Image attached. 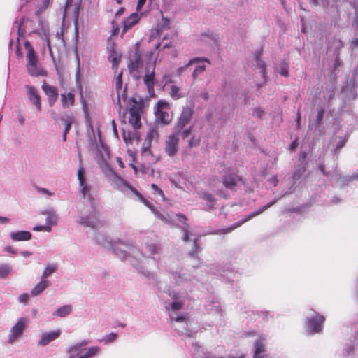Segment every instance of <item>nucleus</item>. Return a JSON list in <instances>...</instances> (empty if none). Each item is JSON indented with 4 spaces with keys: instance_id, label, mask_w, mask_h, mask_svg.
<instances>
[{
    "instance_id": "nucleus-1",
    "label": "nucleus",
    "mask_w": 358,
    "mask_h": 358,
    "mask_svg": "<svg viewBox=\"0 0 358 358\" xmlns=\"http://www.w3.org/2000/svg\"><path fill=\"white\" fill-rule=\"evenodd\" d=\"M94 239L97 243L103 247L110 246L117 257L121 260L129 261L138 273L151 282L159 296L162 294V282L159 280L157 274L148 271L142 263L138 261L139 257H143L145 259H152L154 262H157L155 255L160 252L159 244L154 241H147L145 242V245L140 250L131 242L118 241L112 243L108 238H105L101 234L96 235Z\"/></svg>"
},
{
    "instance_id": "nucleus-2",
    "label": "nucleus",
    "mask_w": 358,
    "mask_h": 358,
    "mask_svg": "<svg viewBox=\"0 0 358 358\" xmlns=\"http://www.w3.org/2000/svg\"><path fill=\"white\" fill-rule=\"evenodd\" d=\"M104 173L109 178L112 185L115 188L122 192L127 196L137 199L143 203L145 206L150 208L156 217L166 224L178 227L182 232V239L183 241H193L192 250L189 253V256L193 258L197 257V250L199 248L200 237L191 238L192 234L189 231V225L187 223V217L182 214H163L154 208L153 205L143 197V196L135 188L131 186L127 181L119 176L113 170L106 164Z\"/></svg>"
},
{
    "instance_id": "nucleus-3",
    "label": "nucleus",
    "mask_w": 358,
    "mask_h": 358,
    "mask_svg": "<svg viewBox=\"0 0 358 358\" xmlns=\"http://www.w3.org/2000/svg\"><path fill=\"white\" fill-rule=\"evenodd\" d=\"M78 179L82 197L87 202L86 208H90L89 215L87 214L85 209H80L78 222L84 227L92 229L99 228L102 225V222L100 220L97 204L90 193L91 186L85 181V170L81 164V161H80V166L78 170Z\"/></svg>"
},
{
    "instance_id": "nucleus-4",
    "label": "nucleus",
    "mask_w": 358,
    "mask_h": 358,
    "mask_svg": "<svg viewBox=\"0 0 358 358\" xmlns=\"http://www.w3.org/2000/svg\"><path fill=\"white\" fill-rule=\"evenodd\" d=\"M169 295L172 299L169 304L171 310L173 311L170 314V318L172 322L177 324L176 329L181 334L185 335L189 339L193 338L196 335L195 331L188 329L187 317L184 315H178L176 310L181 309L189 300L188 292L185 289L176 288L169 290Z\"/></svg>"
},
{
    "instance_id": "nucleus-5",
    "label": "nucleus",
    "mask_w": 358,
    "mask_h": 358,
    "mask_svg": "<svg viewBox=\"0 0 358 358\" xmlns=\"http://www.w3.org/2000/svg\"><path fill=\"white\" fill-rule=\"evenodd\" d=\"M171 278L178 286H185L189 292L198 284L199 280L185 268L170 271Z\"/></svg>"
},
{
    "instance_id": "nucleus-6",
    "label": "nucleus",
    "mask_w": 358,
    "mask_h": 358,
    "mask_svg": "<svg viewBox=\"0 0 358 358\" xmlns=\"http://www.w3.org/2000/svg\"><path fill=\"white\" fill-rule=\"evenodd\" d=\"M24 48L27 50L28 73L32 76H43L45 73L38 64V57L31 44L29 41H25Z\"/></svg>"
},
{
    "instance_id": "nucleus-7",
    "label": "nucleus",
    "mask_w": 358,
    "mask_h": 358,
    "mask_svg": "<svg viewBox=\"0 0 358 358\" xmlns=\"http://www.w3.org/2000/svg\"><path fill=\"white\" fill-rule=\"evenodd\" d=\"M325 317L313 310L306 316L307 331L310 334L320 333L323 328Z\"/></svg>"
},
{
    "instance_id": "nucleus-8",
    "label": "nucleus",
    "mask_w": 358,
    "mask_h": 358,
    "mask_svg": "<svg viewBox=\"0 0 358 358\" xmlns=\"http://www.w3.org/2000/svg\"><path fill=\"white\" fill-rule=\"evenodd\" d=\"M127 66L134 78L135 80L139 79L143 66V62L141 55L137 48L135 52L131 55Z\"/></svg>"
},
{
    "instance_id": "nucleus-9",
    "label": "nucleus",
    "mask_w": 358,
    "mask_h": 358,
    "mask_svg": "<svg viewBox=\"0 0 358 358\" xmlns=\"http://www.w3.org/2000/svg\"><path fill=\"white\" fill-rule=\"evenodd\" d=\"M241 178L238 176L234 169H224V173L222 176V184L226 189L234 190L240 182Z\"/></svg>"
},
{
    "instance_id": "nucleus-10",
    "label": "nucleus",
    "mask_w": 358,
    "mask_h": 358,
    "mask_svg": "<svg viewBox=\"0 0 358 358\" xmlns=\"http://www.w3.org/2000/svg\"><path fill=\"white\" fill-rule=\"evenodd\" d=\"M308 1L314 6L321 4L324 8H328L329 6L331 8H338L343 3L348 1L354 8L355 14L358 15V0H332V4H330L326 0H321V3L320 0H308Z\"/></svg>"
},
{
    "instance_id": "nucleus-11",
    "label": "nucleus",
    "mask_w": 358,
    "mask_h": 358,
    "mask_svg": "<svg viewBox=\"0 0 358 358\" xmlns=\"http://www.w3.org/2000/svg\"><path fill=\"white\" fill-rule=\"evenodd\" d=\"M27 324V320L24 317L20 318L17 323L12 327L8 334V343L13 344L23 334Z\"/></svg>"
},
{
    "instance_id": "nucleus-12",
    "label": "nucleus",
    "mask_w": 358,
    "mask_h": 358,
    "mask_svg": "<svg viewBox=\"0 0 358 358\" xmlns=\"http://www.w3.org/2000/svg\"><path fill=\"white\" fill-rule=\"evenodd\" d=\"M136 100L134 98L129 99V122L134 127V129H139L141 126V109L139 107H136Z\"/></svg>"
},
{
    "instance_id": "nucleus-13",
    "label": "nucleus",
    "mask_w": 358,
    "mask_h": 358,
    "mask_svg": "<svg viewBox=\"0 0 358 358\" xmlns=\"http://www.w3.org/2000/svg\"><path fill=\"white\" fill-rule=\"evenodd\" d=\"M179 137L173 133L167 136L165 141V152L169 157L176 155L179 148Z\"/></svg>"
},
{
    "instance_id": "nucleus-14",
    "label": "nucleus",
    "mask_w": 358,
    "mask_h": 358,
    "mask_svg": "<svg viewBox=\"0 0 358 358\" xmlns=\"http://www.w3.org/2000/svg\"><path fill=\"white\" fill-rule=\"evenodd\" d=\"M193 114L194 110L192 107L188 106H184L179 117L177 118L174 127L182 128V127L187 126L192 120Z\"/></svg>"
},
{
    "instance_id": "nucleus-15",
    "label": "nucleus",
    "mask_w": 358,
    "mask_h": 358,
    "mask_svg": "<svg viewBox=\"0 0 358 358\" xmlns=\"http://www.w3.org/2000/svg\"><path fill=\"white\" fill-rule=\"evenodd\" d=\"M277 201H278V199H275L273 201L269 202L266 205H264L262 207H261L257 211L252 213L250 215L247 216L245 219H243L241 222H237V223L233 224L231 227H230L229 228L222 229V234H227V233H229V232L232 231L234 229H235L236 228L238 227L239 226H241L244 222L250 220L251 218L254 217L256 215H258L261 213H262V212L265 211L266 210H267L268 208L272 206L275 203H276Z\"/></svg>"
},
{
    "instance_id": "nucleus-16",
    "label": "nucleus",
    "mask_w": 358,
    "mask_h": 358,
    "mask_svg": "<svg viewBox=\"0 0 358 358\" xmlns=\"http://www.w3.org/2000/svg\"><path fill=\"white\" fill-rule=\"evenodd\" d=\"M155 61L152 64H147L145 67V74L143 77V82L148 89L149 92H154L155 76Z\"/></svg>"
},
{
    "instance_id": "nucleus-17",
    "label": "nucleus",
    "mask_w": 358,
    "mask_h": 358,
    "mask_svg": "<svg viewBox=\"0 0 358 358\" xmlns=\"http://www.w3.org/2000/svg\"><path fill=\"white\" fill-rule=\"evenodd\" d=\"M266 339L259 336L254 342V358H270L266 352Z\"/></svg>"
},
{
    "instance_id": "nucleus-18",
    "label": "nucleus",
    "mask_w": 358,
    "mask_h": 358,
    "mask_svg": "<svg viewBox=\"0 0 358 358\" xmlns=\"http://www.w3.org/2000/svg\"><path fill=\"white\" fill-rule=\"evenodd\" d=\"M201 62L210 63V60L206 57H194L184 66L178 68L175 71V75L177 76H183L191 70L190 67L192 65Z\"/></svg>"
},
{
    "instance_id": "nucleus-19",
    "label": "nucleus",
    "mask_w": 358,
    "mask_h": 358,
    "mask_svg": "<svg viewBox=\"0 0 358 358\" xmlns=\"http://www.w3.org/2000/svg\"><path fill=\"white\" fill-rule=\"evenodd\" d=\"M358 351V331L355 330L353 340L349 341L346 343L343 350V354L345 356L352 357Z\"/></svg>"
},
{
    "instance_id": "nucleus-20",
    "label": "nucleus",
    "mask_w": 358,
    "mask_h": 358,
    "mask_svg": "<svg viewBox=\"0 0 358 358\" xmlns=\"http://www.w3.org/2000/svg\"><path fill=\"white\" fill-rule=\"evenodd\" d=\"M211 273L214 275H220L223 280L229 282L232 281L236 275V273L229 265L222 266L215 271H213V268H211Z\"/></svg>"
},
{
    "instance_id": "nucleus-21",
    "label": "nucleus",
    "mask_w": 358,
    "mask_h": 358,
    "mask_svg": "<svg viewBox=\"0 0 358 358\" xmlns=\"http://www.w3.org/2000/svg\"><path fill=\"white\" fill-rule=\"evenodd\" d=\"M27 96L30 102L34 104L36 109L39 111L41 110V101L39 94H38L35 87L27 85Z\"/></svg>"
},
{
    "instance_id": "nucleus-22",
    "label": "nucleus",
    "mask_w": 358,
    "mask_h": 358,
    "mask_svg": "<svg viewBox=\"0 0 358 358\" xmlns=\"http://www.w3.org/2000/svg\"><path fill=\"white\" fill-rule=\"evenodd\" d=\"M87 344V342L83 341L69 347L66 351L69 355L68 358H78L83 353V350H85Z\"/></svg>"
},
{
    "instance_id": "nucleus-23",
    "label": "nucleus",
    "mask_w": 358,
    "mask_h": 358,
    "mask_svg": "<svg viewBox=\"0 0 358 358\" xmlns=\"http://www.w3.org/2000/svg\"><path fill=\"white\" fill-rule=\"evenodd\" d=\"M27 3H32L36 8L35 13L38 15L43 10L48 8L50 0H20V8H22Z\"/></svg>"
},
{
    "instance_id": "nucleus-24",
    "label": "nucleus",
    "mask_w": 358,
    "mask_h": 358,
    "mask_svg": "<svg viewBox=\"0 0 358 358\" xmlns=\"http://www.w3.org/2000/svg\"><path fill=\"white\" fill-rule=\"evenodd\" d=\"M60 334L61 331L59 329L54 331L43 333L41 336L40 340L38 341V345L45 346L51 341L56 340L59 336Z\"/></svg>"
},
{
    "instance_id": "nucleus-25",
    "label": "nucleus",
    "mask_w": 358,
    "mask_h": 358,
    "mask_svg": "<svg viewBox=\"0 0 358 358\" xmlns=\"http://www.w3.org/2000/svg\"><path fill=\"white\" fill-rule=\"evenodd\" d=\"M171 121V117L167 111L157 110L155 112V124L159 123L162 125L169 124Z\"/></svg>"
},
{
    "instance_id": "nucleus-26",
    "label": "nucleus",
    "mask_w": 358,
    "mask_h": 358,
    "mask_svg": "<svg viewBox=\"0 0 358 358\" xmlns=\"http://www.w3.org/2000/svg\"><path fill=\"white\" fill-rule=\"evenodd\" d=\"M10 237L13 241H29L31 238V234L28 231H12Z\"/></svg>"
},
{
    "instance_id": "nucleus-27",
    "label": "nucleus",
    "mask_w": 358,
    "mask_h": 358,
    "mask_svg": "<svg viewBox=\"0 0 358 358\" xmlns=\"http://www.w3.org/2000/svg\"><path fill=\"white\" fill-rule=\"evenodd\" d=\"M139 20V15L136 13H131L127 19L123 22V29L122 32L125 33L134 26Z\"/></svg>"
},
{
    "instance_id": "nucleus-28",
    "label": "nucleus",
    "mask_w": 358,
    "mask_h": 358,
    "mask_svg": "<svg viewBox=\"0 0 358 358\" xmlns=\"http://www.w3.org/2000/svg\"><path fill=\"white\" fill-rule=\"evenodd\" d=\"M199 196L201 199L206 202L207 210H210L213 208L216 203V199L212 194L206 192H201L199 193Z\"/></svg>"
},
{
    "instance_id": "nucleus-29",
    "label": "nucleus",
    "mask_w": 358,
    "mask_h": 358,
    "mask_svg": "<svg viewBox=\"0 0 358 358\" xmlns=\"http://www.w3.org/2000/svg\"><path fill=\"white\" fill-rule=\"evenodd\" d=\"M49 281L41 278V281L31 289V296H36L42 293L48 286Z\"/></svg>"
},
{
    "instance_id": "nucleus-30",
    "label": "nucleus",
    "mask_w": 358,
    "mask_h": 358,
    "mask_svg": "<svg viewBox=\"0 0 358 358\" xmlns=\"http://www.w3.org/2000/svg\"><path fill=\"white\" fill-rule=\"evenodd\" d=\"M192 126H186L182 128L174 127L173 133L176 134L177 136H180L182 139H185L192 134Z\"/></svg>"
},
{
    "instance_id": "nucleus-31",
    "label": "nucleus",
    "mask_w": 358,
    "mask_h": 358,
    "mask_svg": "<svg viewBox=\"0 0 358 358\" xmlns=\"http://www.w3.org/2000/svg\"><path fill=\"white\" fill-rule=\"evenodd\" d=\"M42 214L46 215L45 222L48 226L57 224V215L52 208L45 210Z\"/></svg>"
},
{
    "instance_id": "nucleus-32",
    "label": "nucleus",
    "mask_w": 358,
    "mask_h": 358,
    "mask_svg": "<svg viewBox=\"0 0 358 358\" xmlns=\"http://www.w3.org/2000/svg\"><path fill=\"white\" fill-rule=\"evenodd\" d=\"M42 89L49 99H52L53 101H55L58 97V93L57 89L51 85L44 83L42 85Z\"/></svg>"
},
{
    "instance_id": "nucleus-33",
    "label": "nucleus",
    "mask_w": 358,
    "mask_h": 358,
    "mask_svg": "<svg viewBox=\"0 0 358 358\" xmlns=\"http://www.w3.org/2000/svg\"><path fill=\"white\" fill-rule=\"evenodd\" d=\"M72 312L71 305H64L58 308L53 313V316L64 317L70 315Z\"/></svg>"
},
{
    "instance_id": "nucleus-34",
    "label": "nucleus",
    "mask_w": 358,
    "mask_h": 358,
    "mask_svg": "<svg viewBox=\"0 0 358 358\" xmlns=\"http://www.w3.org/2000/svg\"><path fill=\"white\" fill-rule=\"evenodd\" d=\"M61 101L63 108H69L74 103V94L71 92L61 94Z\"/></svg>"
},
{
    "instance_id": "nucleus-35",
    "label": "nucleus",
    "mask_w": 358,
    "mask_h": 358,
    "mask_svg": "<svg viewBox=\"0 0 358 358\" xmlns=\"http://www.w3.org/2000/svg\"><path fill=\"white\" fill-rule=\"evenodd\" d=\"M13 273V267L10 264L3 263L0 264V278L6 279Z\"/></svg>"
},
{
    "instance_id": "nucleus-36",
    "label": "nucleus",
    "mask_w": 358,
    "mask_h": 358,
    "mask_svg": "<svg viewBox=\"0 0 358 358\" xmlns=\"http://www.w3.org/2000/svg\"><path fill=\"white\" fill-rule=\"evenodd\" d=\"M205 307L208 314H217L220 315L221 308L219 302L212 301L210 303L206 304Z\"/></svg>"
},
{
    "instance_id": "nucleus-37",
    "label": "nucleus",
    "mask_w": 358,
    "mask_h": 358,
    "mask_svg": "<svg viewBox=\"0 0 358 358\" xmlns=\"http://www.w3.org/2000/svg\"><path fill=\"white\" fill-rule=\"evenodd\" d=\"M261 51H258L255 55V62L258 68L260 69V73H262V78L266 80V64L264 61L261 59Z\"/></svg>"
},
{
    "instance_id": "nucleus-38",
    "label": "nucleus",
    "mask_w": 358,
    "mask_h": 358,
    "mask_svg": "<svg viewBox=\"0 0 358 358\" xmlns=\"http://www.w3.org/2000/svg\"><path fill=\"white\" fill-rule=\"evenodd\" d=\"M100 351V348L97 346L91 347L83 350V353L78 358H92Z\"/></svg>"
},
{
    "instance_id": "nucleus-39",
    "label": "nucleus",
    "mask_w": 358,
    "mask_h": 358,
    "mask_svg": "<svg viewBox=\"0 0 358 358\" xmlns=\"http://www.w3.org/2000/svg\"><path fill=\"white\" fill-rule=\"evenodd\" d=\"M57 269V265L55 263L48 264L45 267L41 278L43 280H47V278L51 275L53 273H55Z\"/></svg>"
},
{
    "instance_id": "nucleus-40",
    "label": "nucleus",
    "mask_w": 358,
    "mask_h": 358,
    "mask_svg": "<svg viewBox=\"0 0 358 358\" xmlns=\"http://www.w3.org/2000/svg\"><path fill=\"white\" fill-rule=\"evenodd\" d=\"M206 66L205 64H201L197 63V65L194 69L191 77L193 82H195L198 78L203 73L206 71Z\"/></svg>"
},
{
    "instance_id": "nucleus-41",
    "label": "nucleus",
    "mask_w": 358,
    "mask_h": 358,
    "mask_svg": "<svg viewBox=\"0 0 358 358\" xmlns=\"http://www.w3.org/2000/svg\"><path fill=\"white\" fill-rule=\"evenodd\" d=\"M157 125L155 124V127L151 128L147 134L145 144H147L148 147L151 145L152 141H157L158 138V131L157 130Z\"/></svg>"
},
{
    "instance_id": "nucleus-42",
    "label": "nucleus",
    "mask_w": 358,
    "mask_h": 358,
    "mask_svg": "<svg viewBox=\"0 0 358 358\" xmlns=\"http://www.w3.org/2000/svg\"><path fill=\"white\" fill-rule=\"evenodd\" d=\"M61 120L64 124V133H69L71 129V125L74 121V117L71 114H65L61 117Z\"/></svg>"
},
{
    "instance_id": "nucleus-43",
    "label": "nucleus",
    "mask_w": 358,
    "mask_h": 358,
    "mask_svg": "<svg viewBox=\"0 0 358 358\" xmlns=\"http://www.w3.org/2000/svg\"><path fill=\"white\" fill-rule=\"evenodd\" d=\"M90 147L92 150L96 152L97 154H101V150H104L106 152H108L107 148L103 145L100 137L99 143H98L96 139H94V142L92 141Z\"/></svg>"
},
{
    "instance_id": "nucleus-44",
    "label": "nucleus",
    "mask_w": 358,
    "mask_h": 358,
    "mask_svg": "<svg viewBox=\"0 0 358 358\" xmlns=\"http://www.w3.org/2000/svg\"><path fill=\"white\" fill-rule=\"evenodd\" d=\"M170 95L171 96L175 99L178 100L182 97H185L186 96L185 94H182L180 92V90L178 87L176 85H172L170 89Z\"/></svg>"
},
{
    "instance_id": "nucleus-45",
    "label": "nucleus",
    "mask_w": 358,
    "mask_h": 358,
    "mask_svg": "<svg viewBox=\"0 0 358 358\" xmlns=\"http://www.w3.org/2000/svg\"><path fill=\"white\" fill-rule=\"evenodd\" d=\"M358 76V70H354L353 72H352V90H350V96L352 98V99H356L357 96V90H356V87H355V80L357 78Z\"/></svg>"
},
{
    "instance_id": "nucleus-46",
    "label": "nucleus",
    "mask_w": 358,
    "mask_h": 358,
    "mask_svg": "<svg viewBox=\"0 0 358 358\" xmlns=\"http://www.w3.org/2000/svg\"><path fill=\"white\" fill-rule=\"evenodd\" d=\"M117 99L116 104L118 106L119 110L122 108V101L125 103L127 100L126 88L122 89V92L117 93Z\"/></svg>"
},
{
    "instance_id": "nucleus-47",
    "label": "nucleus",
    "mask_w": 358,
    "mask_h": 358,
    "mask_svg": "<svg viewBox=\"0 0 358 358\" xmlns=\"http://www.w3.org/2000/svg\"><path fill=\"white\" fill-rule=\"evenodd\" d=\"M108 60L112 63V69L114 71H116L117 69L118 64L120 62V57L117 56L116 53L113 52L108 57Z\"/></svg>"
},
{
    "instance_id": "nucleus-48",
    "label": "nucleus",
    "mask_w": 358,
    "mask_h": 358,
    "mask_svg": "<svg viewBox=\"0 0 358 358\" xmlns=\"http://www.w3.org/2000/svg\"><path fill=\"white\" fill-rule=\"evenodd\" d=\"M200 142H201L200 136L192 135L191 136L190 139L188 141V147L190 148L198 147L200 145Z\"/></svg>"
},
{
    "instance_id": "nucleus-49",
    "label": "nucleus",
    "mask_w": 358,
    "mask_h": 358,
    "mask_svg": "<svg viewBox=\"0 0 358 358\" xmlns=\"http://www.w3.org/2000/svg\"><path fill=\"white\" fill-rule=\"evenodd\" d=\"M117 337V334L116 333H110L105 336H103L100 341L103 343L105 345L113 342L116 340Z\"/></svg>"
},
{
    "instance_id": "nucleus-50",
    "label": "nucleus",
    "mask_w": 358,
    "mask_h": 358,
    "mask_svg": "<svg viewBox=\"0 0 358 358\" xmlns=\"http://www.w3.org/2000/svg\"><path fill=\"white\" fill-rule=\"evenodd\" d=\"M122 72H120L117 76H116V78H115V90H116V93H119V92H122V89H124L122 87Z\"/></svg>"
},
{
    "instance_id": "nucleus-51",
    "label": "nucleus",
    "mask_w": 358,
    "mask_h": 358,
    "mask_svg": "<svg viewBox=\"0 0 358 358\" xmlns=\"http://www.w3.org/2000/svg\"><path fill=\"white\" fill-rule=\"evenodd\" d=\"M43 29L44 34H43V36L42 38L44 40L45 45L48 49L49 52L50 54H52V49H51V46H50V39L48 37V31L44 28Z\"/></svg>"
},
{
    "instance_id": "nucleus-52",
    "label": "nucleus",
    "mask_w": 358,
    "mask_h": 358,
    "mask_svg": "<svg viewBox=\"0 0 358 358\" xmlns=\"http://www.w3.org/2000/svg\"><path fill=\"white\" fill-rule=\"evenodd\" d=\"M335 55L336 56L333 64L334 71H336V69L341 67L343 65V62L339 57V52H336Z\"/></svg>"
},
{
    "instance_id": "nucleus-53",
    "label": "nucleus",
    "mask_w": 358,
    "mask_h": 358,
    "mask_svg": "<svg viewBox=\"0 0 358 358\" xmlns=\"http://www.w3.org/2000/svg\"><path fill=\"white\" fill-rule=\"evenodd\" d=\"M34 187L37 192L39 194L47 195L48 196H51L53 195V193L46 188L40 187L36 185Z\"/></svg>"
},
{
    "instance_id": "nucleus-54",
    "label": "nucleus",
    "mask_w": 358,
    "mask_h": 358,
    "mask_svg": "<svg viewBox=\"0 0 358 358\" xmlns=\"http://www.w3.org/2000/svg\"><path fill=\"white\" fill-rule=\"evenodd\" d=\"M287 68H288V65L285 62H282L280 64V73L284 77H287L289 75Z\"/></svg>"
},
{
    "instance_id": "nucleus-55",
    "label": "nucleus",
    "mask_w": 358,
    "mask_h": 358,
    "mask_svg": "<svg viewBox=\"0 0 358 358\" xmlns=\"http://www.w3.org/2000/svg\"><path fill=\"white\" fill-rule=\"evenodd\" d=\"M151 188L154 192V194H157L162 201L164 200V195L163 191L157 187L155 184L151 185Z\"/></svg>"
},
{
    "instance_id": "nucleus-56",
    "label": "nucleus",
    "mask_w": 358,
    "mask_h": 358,
    "mask_svg": "<svg viewBox=\"0 0 358 358\" xmlns=\"http://www.w3.org/2000/svg\"><path fill=\"white\" fill-rule=\"evenodd\" d=\"M51 227L48 226L47 224L45 225H38L36 226L33 228V230L35 231H47L50 232L51 231Z\"/></svg>"
},
{
    "instance_id": "nucleus-57",
    "label": "nucleus",
    "mask_w": 358,
    "mask_h": 358,
    "mask_svg": "<svg viewBox=\"0 0 358 358\" xmlns=\"http://www.w3.org/2000/svg\"><path fill=\"white\" fill-rule=\"evenodd\" d=\"M345 143H346V139L339 137L338 141L336 145L335 151L336 152L338 151L340 149H341L343 147H344Z\"/></svg>"
},
{
    "instance_id": "nucleus-58",
    "label": "nucleus",
    "mask_w": 358,
    "mask_h": 358,
    "mask_svg": "<svg viewBox=\"0 0 358 358\" xmlns=\"http://www.w3.org/2000/svg\"><path fill=\"white\" fill-rule=\"evenodd\" d=\"M264 114V111L261 108H255L252 110V115L261 118Z\"/></svg>"
},
{
    "instance_id": "nucleus-59",
    "label": "nucleus",
    "mask_w": 358,
    "mask_h": 358,
    "mask_svg": "<svg viewBox=\"0 0 358 358\" xmlns=\"http://www.w3.org/2000/svg\"><path fill=\"white\" fill-rule=\"evenodd\" d=\"M29 299V295L28 294H22L19 296L18 301L21 303L27 304Z\"/></svg>"
},
{
    "instance_id": "nucleus-60",
    "label": "nucleus",
    "mask_w": 358,
    "mask_h": 358,
    "mask_svg": "<svg viewBox=\"0 0 358 358\" xmlns=\"http://www.w3.org/2000/svg\"><path fill=\"white\" fill-rule=\"evenodd\" d=\"M168 108H169V104L166 101H158L157 110H164V109H168Z\"/></svg>"
},
{
    "instance_id": "nucleus-61",
    "label": "nucleus",
    "mask_w": 358,
    "mask_h": 358,
    "mask_svg": "<svg viewBox=\"0 0 358 358\" xmlns=\"http://www.w3.org/2000/svg\"><path fill=\"white\" fill-rule=\"evenodd\" d=\"M3 250L5 252H9L10 254H16V252H17V250L13 247L10 246V245L6 246L3 248Z\"/></svg>"
},
{
    "instance_id": "nucleus-62",
    "label": "nucleus",
    "mask_w": 358,
    "mask_h": 358,
    "mask_svg": "<svg viewBox=\"0 0 358 358\" xmlns=\"http://www.w3.org/2000/svg\"><path fill=\"white\" fill-rule=\"evenodd\" d=\"M80 79V61L78 59L76 72V80L78 83Z\"/></svg>"
},
{
    "instance_id": "nucleus-63",
    "label": "nucleus",
    "mask_w": 358,
    "mask_h": 358,
    "mask_svg": "<svg viewBox=\"0 0 358 358\" xmlns=\"http://www.w3.org/2000/svg\"><path fill=\"white\" fill-rule=\"evenodd\" d=\"M304 171L303 169H301L299 170L298 171H296L293 175L294 180H298L301 176L303 172Z\"/></svg>"
},
{
    "instance_id": "nucleus-64",
    "label": "nucleus",
    "mask_w": 358,
    "mask_h": 358,
    "mask_svg": "<svg viewBox=\"0 0 358 358\" xmlns=\"http://www.w3.org/2000/svg\"><path fill=\"white\" fill-rule=\"evenodd\" d=\"M358 180V170L355 171L350 176H349L348 180Z\"/></svg>"
}]
</instances>
